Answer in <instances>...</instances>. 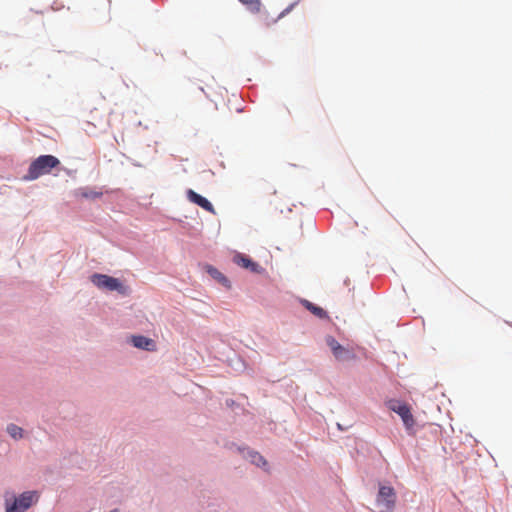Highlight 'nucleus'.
<instances>
[{
  "mask_svg": "<svg viewBox=\"0 0 512 512\" xmlns=\"http://www.w3.org/2000/svg\"><path fill=\"white\" fill-rule=\"evenodd\" d=\"M59 165L60 160L57 157L53 155H41L31 162L27 174L23 179L26 181L36 180L43 175L49 174Z\"/></svg>",
  "mask_w": 512,
  "mask_h": 512,
  "instance_id": "f257e3e1",
  "label": "nucleus"
},
{
  "mask_svg": "<svg viewBox=\"0 0 512 512\" xmlns=\"http://www.w3.org/2000/svg\"><path fill=\"white\" fill-rule=\"evenodd\" d=\"M38 500L39 494L37 491H26L20 494L18 497H6L5 510L6 512H25L32 505L37 503Z\"/></svg>",
  "mask_w": 512,
  "mask_h": 512,
  "instance_id": "f03ea898",
  "label": "nucleus"
},
{
  "mask_svg": "<svg viewBox=\"0 0 512 512\" xmlns=\"http://www.w3.org/2000/svg\"><path fill=\"white\" fill-rule=\"evenodd\" d=\"M90 281L101 290L117 291L121 295L129 293V288L119 279L106 274L95 273L90 276Z\"/></svg>",
  "mask_w": 512,
  "mask_h": 512,
  "instance_id": "7ed1b4c3",
  "label": "nucleus"
},
{
  "mask_svg": "<svg viewBox=\"0 0 512 512\" xmlns=\"http://www.w3.org/2000/svg\"><path fill=\"white\" fill-rule=\"evenodd\" d=\"M386 405L391 411L397 413L401 417L405 428L410 432L415 426V419L411 413L410 406L396 399L387 401Z\"/></svg>",
  "mask_w": 512,
  "mask_h": 512,
  "instance_id": "20e7f679",
  "label": "nucleus"
},
{
  "mask_svg": "<svg viewBox=\"0 0 512 512\" xmlns=\"http://www.w3.org/2000/svg\"><path fill=\"white\" fill-rule=\"evenodd\" d=\"M327 346L331 349L333 356L339 362L353 361L356 359L354 351L348 347L341 345L334 337L327 336Z\"/></svg>",
  "mask_w": 512,
  "mask_h": 512,
  "instance_id": "39448f33",
  "label": "nucleus"
},
{
  "mask_svg": "<svg viewBox=\"0 0 512 512\" xmlns=\"http://www.w3.org/2000/svg\"><path fill=\"white\" fill-rule=\"evenodd\" d=\"M376 502L381 512H392L396 502L394 489L390 486H380Z\"/></svg>",
  "mask_w": 512,
  "mask_h": 512,
  "instance_id": "423d86ee",
  "label": "nucleus"
},
{
  "mask_svg": "<svg viewBox=\"0 0 512 512\" xmlns=\"http://www.w3.org/2000/svg\"><path fill=\"white\" fill-rule=\"evenodd\" d=\"M87 125L94 129L105 130L109 126L107 114L99 108L92 109L88 115Z\"/></svg>",
  "mask_w": 512,
  "mask_h": 512,
  "instance_id": "0eeeda50",
  "label": "nucleus"
},
{
  "mask_svg": "<svg viewBox=\"0 0 512 512\" xmlns=\"http://www.w3.org/2000/svg\"><path fill=\"white\" fill-rule=\"evenodd\" d=\"M187 198L189 199V201L200 206L204 210L214 213V208H213L212 204L205 197L199 195L192 189H189L187 191Z\"/></svg>",
  "mask_w": 512,
  "mask_h": 512,
  "instance_id": "6e6552de",
  "label": "nucleus"
},
{
  "mask_svg": "<svg viewBox=\"0 0 512 512\" xmlns=\"http://www.w3.org/2000/svg\"><path fill=\"white\" fill-rule=\"evenodd\" d=\"M131 341L135 347L140 349L147 351H154L156 349L154 340L145 336H133Z\"/></svg>",
  "mask_w": 512,
  "mask_h": 512,
  "instance_id": "1a4fd4ad",
  "label": "nucleus"
},
{
  "mask_svg": "<svg viewBox=\"0 0 512 512\" xmlns=\"http://www.w3.org/2000/svg\"><path fill=\"white\" fill-rule=\"evenodd\" d=\"M204 268H205V271L213 279H215L218 283H220L221 285H223L226 288H230L231 287L230 281L228 280V278L223 273H221L218 269H216L212 265H208V264L205 265Z\"/></svg>",
  "mask_w": 512,
  "mask_h": 512,
  "instance_id": "9d476101",
  "label": "nucleus"
},
{
  "mask_svg": "<svg viewBox=\"0 0 512 512\" xmlns=\"http://www.w3.org/2000/svg\"><path fill=\"white\" fill-rule=\"evenodd\" d=\"M233 261L237 265H239V266H241L243 268H246V269H250L252 271H256L257 267H258L257 263L253 262L251 259H249L248 257H246V256H244L242 254H236L233 257Z\"/></svg>",
  "mask_w": 512,
  "mask_h": 512,
  "instance_id": "9b49d317",
  "label": "nucleus"
},
{
  "mask_svg": "<svg viewBox=\"0 0 512 512\" xmlns=\"http://www.w3.org/2000/svg\"><path fill=\"white\" fill-rule=\"evenodd\" d=\"M303 305L310 311L312 312L315 316L319 317V318H325L326 317V312L324 309H322L321 307L319 306H316L314 305L313 303H311L310 301L308 300H303Z\"/></svg>",
  "mask_w": 512,
  "mask_h": 512,
  "instance_id": "f8f14e48",
  "label": "nucleus"
},
{
  "mask_svg": "<svg viewBox=\"0 0 512 512\" xmlns=\"http://www.w3.org/2000/svg\"><path fill=\"white\" fill-rule=\"evenodd\" d=\"M252 13H259L261 9L260 0H239Z\"/></svg>",
  "mask_w": 512,
  "mask_h": 512,
  "instance_id": "ddd939ff",
  "label": "nucleus"
},
{
  "mask_svg": "<svg viewBox=\"0 0 512 512\" xmlns=\"http://www.w3.org/2000/svg\"><path fill=\"white\" fill-rule=\"evenodd\" d=\"M7 432L14 439H21L23 437V429L15 424H9Z\"/></svg>",
  "mask_w": 512,
  "mask_h": 512,
  "instance_id": "4468645a",
  "label": "nucleus"
},
{
  "mask_svg": "<svg viewBox=\"0 0 512 512\" xmlns=\"http://www.w3.org/2000/svg\"><path fill=\"white\" fill-rule=\"evenodd\" d=\"M251 461L257 466H265L266 460L259 454V453H253L251 454Z\"/></svg>",
  "mask_w": 512,
  "mask_h": 512,
  "instance_id": "2eb2a0df",
  "label": "nucleus"
},
{
  "mask_svg": "<svg viewBox=\"0 0 512 512\" xmlns=\"http://www.w3.org/2000/svg\"><path fill=\"white\" fill-rule=\"evenodd\" d=\"M81 195L85 198H91V199H95V198H98L102 195L101 192H97V191H92V190H88V189H84L81 191Z\"/></svg>",
  "mask_w": 512,
  "mask_h": 512,
  "instance_id": "dca6fc26",
  "label": "nucleus"
},
{
  "mask_svg": "<svg viewBox=\"0 0 512 512\" xmlns=\"http://www.w3.org/2000/svg\"><path fill=\"white\" fill-rule=\"evenodd\" d=\"M294 4L290 5L289 7H287L285 10H283L279 16H278V19L279 18H282L283 16H285L288 12H290L293 8Z\"/></svg>",
  "mask_w": 512,
  "mask_h": 512,
  "instance_id": "f3484780",
  "label": "nucleus"
},
{
  "mask_svg": "<svg viewBox=\"0 0 512 512\" xmlns=\"http://www.w3.org/2000/svg\"><path fill=\"white\" fill-rule=\"evenodd\" d=\"M87 133H92L93 131L90 129H86Z\"/></svg>",
  "mask_w": 512,
  "mask_h": 512,
  "instance_id": "a211bd4d",
  "label": "nucleus"
}]
</instances>
